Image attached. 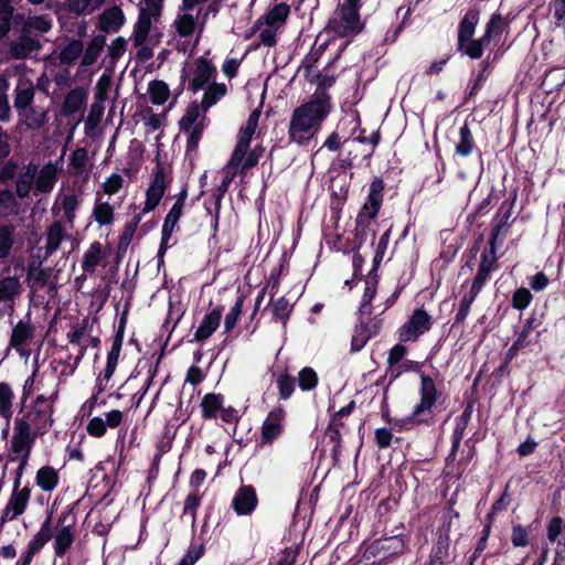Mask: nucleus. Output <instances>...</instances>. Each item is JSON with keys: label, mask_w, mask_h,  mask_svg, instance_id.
Listing matches in <instances>:
<instances>
[{"label": "nucleus", "mask_w": 565, "mask_h": 565, "mask_svg": "<svg viewBox=\"0 0 565 565\" xmlns=\"http://www.w3.org/2000/svg\"><path fill=\"white\" fill-rule=\"evenodd\" d=\"M125 180L118 173L110 174L102 184L103 191L107 195L117 194L124 186Z\"/></svg>", "instance_id": "54"}, {"label": "nucleus", "mask_w": 565, "mask_h": 565, "mask_svg": "<svg viewBox=\"0 0 565 565\" xmlns=\"http://www.w3.org/2000/svg\"><path fill=\"white\" fill-rule=\"evenodd\" d=\"M70 167L74 175L81 177L90 171L88 151L86 148H77L71 156Z\"/></svg>", "instance_id": "36"}, {"label": "nucleus", "mask_w": 565, "mask_h": 565, "mask_svg": "<svg viewBox=\"0 0 565 565\" xmlns=\"http://www.w3.org/2000/svg\"><path fill=\"white\" fill-rule=\"evenodd\" d=\"M40 43L36 39L28 35H22L10 45V54L14 58H26L30 57L33 52L39 51Z\"/></svg>", "instance_id": "28"}, {"label": "nucleus", "mask_w": 565, "mask_h": 565, "mask_svg": "<svg viewBox=\"0 0 565 565\" xmlns=\"http://www.w3.org/2000/svg\"><path fill=\"white\" fill-rule=\"evenodd\" d=\"M224 403L223 395L209 393L203 396L201 401L202 417L205 419H212L216 417V414L222 409Z\"/></svg>", "instance_id": "35"}, {"label": "nucleus", "mask_w": 565, "mask_h": 565, "mask_svg": "<svg viewBox=\"0 0 565 565\" xmlns=\"http://www.w3.org/2000/svg\"><path fill=\"white\" fill-rule=\"evenodd\" d=\"M479 22V13L476 10H469L459 23L458 28V49H463L475 34Z\"/></svg>", "instance_id": "25"}, {"label": "nucleus", "mask_w": 565, "mask_h": 565, "mask_svg": "<svg viewBox=\"0 0 565 565\" xmlns=\"http://www.w3.org/2000/svg\"><path fill=\"white\" fill-rule=\"evenodd\" d=\"M164 0H140L138 15L160 19Z\"/></svg>", "instance_id": "47"}, {"label": "nucleus", "mask_w": 565, "mask_h": 565, "mask_svg": "<svg viewBox=\"0 0 565 565\" xmlns=\"http://www.w3.org/2000/svg\"><path fill=\"white\" fill-rule=\"evenodd\" d=\"M431 328V317L423 309H416L401 327L398 337L402 342L416 341Z\"/></svg>", "instance_id": "8"}, {"label": "nucleus", "mask_w": 565, "mask_h": 565, "mask_svg": "<svg viewBox=\"0 0 565 565\" xmlns=\"http://www.w3.org/2000/svg\"><path fill=\"white\" fill-rule=\"evenodd\" d=\"M449 537L439 536L424 565H446L449 558Z\"/></svg>", "instance_id": "32"}, {"label": "nucleus", "mask_w": 565, "mask_h": 565, "mask_svg": "<svg viewBox=\"0 0 565 565\" xmlns=\"http://www.w3.org/2000/svg\"><path fill=\"white\" fill-rule=\"evenodd\" d=\"M108 253L103 249L99 242H94L85 250L82 258V268L87 274H94L99 265L106 266Z\"/></svg>", "instance_id": "20"}, {"label": "nucleus", "mask_w": 565, "mask_h": 565, "mask_svg": "<svg viewBox=\"0 0 565 565\" xmlns=\"http://www.w3.org/2000/svg\"><path fill=\"white\" fill-rule=\"evenodd\" d=\"M331 110L330 97L324 92L296 107L290 116L288 139L299 146L308 145L319 132L322 122Z\"/></svg>", "instance_id": "1"}, {"label": "nucleus", "mask_w": 565, "mask_h": 565, "mask_svg": "<svg viewBox=\"0 0 565 565\" xmlns=\"http://www.w3.org/2000/svg\"><path fill=\"white\" fill-rule=\"evenodd\" d=\"M34 86L32 81L25 75H20L15 87L14 106L18 109H24L31 105L34 98Z\"/></svg>", "instance_id": "26"}, {"label": "nucleus", "mask_w": 565, "mask_h": 565, "mask_svg": "<svg viewBox=\"0 0 565 565\" xmlns=\"http://www.w3.org/2000/svg\"><path fill=\"white\" fill-rule=\"evenodd\" d=\"M360 6V0H344L329 21V30L342 38L359 34L363 29L359 13Z\"/></svg>", "instance_id": "3"}, {"label": "nucleus", "mask_w": 565, "mask_h": 565, "mask_svg": "<svg viewBox=\"0 0 565 565\" xmlns=\"http://www.w3.org/2000/svg\"><path fill=\"white\" fill-rule=\"evenodd\" d=\"M222 315V307H215L206 313L194 333V339L199 342L209 339L220 327Z\"/></svg>", "instance_id": "22"}, {"label": "nucleus", "mask_w": 565, "mask_h": 565, "mask_svg": "<svg viewBox=\"0 0 565 565\" xmlns=\"http://www.w3.org/2000/svg\"><path fill=\"white\" fill-rule=\"evenodd\" d=\"M107 427L104 418L93 417L87 424V433L94 437H103L106 434Z\"/></svg>", "instance_id": "64"}, {"label": "nucleus", "mask_w": 565, "mask_h": 565, "mask_svg": "<svg viewBox=\"0 0 565 565\" xmlns=\"http://www.w3.org/2000/svg\"><path fill=\"white\" fill-rule=\"evenodd\" d=\"M160 19L138 15L132 28V44H142L145 41H158L154 35L156 24Z\"/></svg>", "instance_id": "14"}, {"label": "nucleus", "mask_w": 565, "mask_h": 565, "mask_svg": "<svg viewBox=\"0 0 565 565\" xmlns=\"http://www.w3.org/2000/svg\"><path fill=\"white\" fill-rule=\"evenodd\" d=\"M286 420L287 411L285 407L282 405L274 406L262 423L260 445H273L274 441L278 440L285 433Z\"/></svg>", "instance_id": "4"}, {"label": "nucleus", "mask_w": 565, "mask_h": 565, "mask_svg": "<svg viewBox=\"0 0 565 565\" xmlns=\"http://www.w3.org/2000/svg\"><path fill=\"white\" fill-rule=\"evenodd\" d=\"M166 191L164 174L161 169H158L153 175L152 182L146 193V202L143 213L154 210L160 203Z\"/></svg>", "instance_id": "18"}, {"label": "nucleus", "mask_w": 565, "mask_h": 565, "mask_svg": "<svg viewBox=\"0 0 565 565\" xmlns=\"http://www.w3.org/2000/svg\"><path fill=\"white\" fill-rule=\"evenodd\" d=\"M43 260L44 258L32 257L26 268V282L33 291L46 286L51 277V269L42 266Z\"/></svg>", "instance_id": "13"}, {"label": "nucleus", "mask_w": 565, "mask_h": 565, "mask_svg": "<svg viewBox=\"0 0 565 565\" xmlns=\"http://www.w3.org/2000/svg\"><path fill=\"white\" fill-rule=\"evenodd\" d=\"M52 26L51 21L43 15L31 17L25 22V28L28 30H35L41 33L47 32Z\"/></svg>", "instance_id": "60"}, {"label": "nucleus", "mask_w": 565, "mask_h": 565, "mask_svg": "<svg viewBox=\"0 0 565 565\" xmlns=\"http://www.w3.org/2000/svg\"><path fill=\"white\" fill-rule=\"evenodd\" d=\"M257 505V495L252 486H243L234 495L232 507L238 515L250 514Z\"/></svg>", "instance_id": "16"}, {"label": "nucleus", "mask_w": 565, "mask_h": 565, "mask_svg": "<svg viewBox=\"0 0 565 565\" xmlns=\"http://www.w3.org/2000/svg\"><path fill=\"white\" fill-rule=\"evenodd\" d=\"M243 303H244V296H239L237 298L235 305L226 313L225 319H224L225 332H230L235 328V326L243 312Z\"/></svg>", "instance_id": "49"}, {"label": "nucleus", "mask_w": 565, "mask_h": 565, "mask_svg": "<svg viewBox=\"0 0 565 565\" xmlns=\"http://www.w3.org/2000/svg\"><path fill=\"white\" fill-rule=\"evenodd\" d=\"M148 93L151 99V103L154 105L164 104L170 97V88L167 83L163 81H151L148 84Z\"/></svg>", "instance_id": "44"}, {"label": "nucleus", "mask_w": 565, "mask_h": 565, "mask_svg": "<svg viewBox=\"0 0 565 565\" xmlns=\"http://www.w3.org/2000/svg\"><path fill=\"white\" fill-rule=\"evenodd\" d=\"M384 184L381 179H374L370 184L367 200L361 212L358 214L356 222L362 224L365 221L373 220L382 205Z\"/></svg>", "instance_id": "10"}, {"label": "nucleus", "mask_w": 565, "mask_h": 565, "mask_svg": "<svg viewBox=\"0 0 565 565\" xmlns=\"http://www.w3.org/2000/svg\"><path fill=\"white\" fill-rule=\"evenodd\" d=\"M65 516H61L56 533L54 535V553L56 556L62 557L74 542L75 535L71 525H61Z\"/></svg>", "instance_id": "24"}, {"label": "nucleus", "mask_w": 565, "mask_h": 565, "mask_svg": "<svg viewBox=\"0 0 565 565\" xmlns=\"http://www.w3.org/2000/svg\"><path fill=\"white\" fill-rule=\"evenodd\" d=\"M81 205V196L76 193H67L58 195L53 207L52 213L58 215L63 211V216L66 221L68 228H73L76 218V210Z\"/></svg>", "instance_id": "11"}, {"label": "nucleus", "mask_w": 565, "mask_h": 565, "mask_svg": "<svg viewBox=\"0 0 565 565\" xmlns=\"http://www.w3.org/2000/svg\"><path fill=\"white\" fill-rule=\"evenodd\" d=\"M33 333L34 329L29 322L19 321L12 330L10 345L21 352L22 348L32 340Z\"/></svg>", "instance_id": "31"}, {"label": "nucleus", "mask_w": 565, "mask_h": 565, "mask_svg": "<svg viewBox=\"0 0 565 565\" xmlns=\"http://www.w3.org/2000/svg\"><path fill=\"white\" fill-rule=\"evenodd\" d=\"M28 423H15L11 446L15 454L30 457L36 434L30 430Z\"/></svg>", "instance_id": "12"}, {"label": "nucleus", "mask_w": 565, "mask_h": 565, "mask_svg": "<svg viewBox=\"0 0 565 565\" xmlns=\"http://www.w3.org/2000/svg\"><path fill=\"white\" fill-rule=\"evenodd\" d=\"M125 23V13L117 6L105 9L98 17V28L105 33H116Z\"/></svg>", "instance_id": "15"}, {"label": "nucleus", "mask_w": 565, "mask_h": 565, "mask_svg": "<svg viewBox=\"0 0 565 565\" xmlns=\"http://www.w3.org/2000/svg\"><path fill=\"white\" fill-rule=\"evenodd\" d=\"M201 119L207 120L206 111H203V108L198 103H192L188 106L185 114L179 121L180 129L182 131H190V129L198 125Z\"/></svg>", "instance_id": "34"}, {"label": "nucleus", "mask_w": 565, "mask_h": 565, "mask_svg": "<svg viewBox=\"0 0 565 565\" xmlns=\"http://www.w3.org/2000/svg\"><path fill=\"white\" fill-rule=\"evenodd\" d=\"M191 11L181 6L171 24L173 32L169 44L183 54L198 46L205 28L204 21L200 20V12L193 15Z\"/></svg>", "instance_id": "2"}, {"label": "nucleus", "mask_w": 565, "mask_h": 565, "mask_svg": "<svg viewBox=\"0 0 565 565\" xmlns=\"http://www.w3.org/2000/svg\"><path fill=\"white\" fill-rule=\"evenodd\" d=\"M31 499V489L29 486L20 487L13 484L10 497L2 510L1 522H12L24 514Z\"/></svg>", "instance_id": "6"}, {"label": "nucleus", "mask_w": 565, "mask_h": 565, "mask_svg": "<svg viewBox=\"0 0 565 565\" xmlns=\"http://www.w3.org/2000/svg\"><path fill=\"white\" fill-rule=\"evenodd\" d=\"M35 481L43 491L50 492L57 486L58 475L54 468L44 466L38 470Z\"/></svg>", "instance_id": "40"}, {"label": "nucleus", "mask_w": 565, "mask_h": 565, "mask_svg": "<svg viewBox=\"0 0 565 565\" xmlns=\"http://www.w3.org/2000/svg\"><path fill=\"white\" fill-rule=\"evenodd\" d=\"M376 287L373 282L365 281L364 294L360 306L362 315H371V301L375 296Z\"/></svg>", "instance_id": "59"}, {"label": "nucleus", "mask_w": 565, "mask_h": 565, "mask_svg": "<svg viewBox=\"0 0 565 565\" xmlns=\"http://www.w3.org/2000/svg\"><path fill=\"white\" fill-rule=\"evenodd\" d=\"M253 136L254 132L247 131L243 128L239 129L237 142L231 156L233 157V161H243L246 156V151L249 149Z\"/></svg>", "instance_id": "46"}, {"label": "nucleus", "mask_w": 565, "mask_h": 565, "mask_svg": "<svg viewBox=\"0 0 565 565\" xmlns=\"http://www.w3.org/2000/svg\"><path fill=\"white\" fill-rule=\"evenodd\" d=\"M202 90H204V93L200 105L203 108V111H207L227 94L228 89L224 83H217L215 81Z\"/></svg>", "instance_id": "29"}, {"label": "nucleus", "mask_w": 565, "mask_h": 565, "mask_svg": "<svg viewBox=\"0 0 565 565\" xmlns=\"http://www.w3.org/2000/svg\"><path fill=\"white\" fill-rule=\"evenodd\" d=\"M532 300V295L526 288L518 289L513 295V307L522 310L525 309Z\"/></svg>", "instance_id": "63"}, {"label": "nucleus", "mask_w": 565, "mask_h": 565, "mask_svg": "<svg viewBox=\"0 0 565 565\" xmlns=\"http://www.w3.org/2000/svg\"><path fill=\"white\" fill-rule=\"evenodd\" d=\"M61 169L57 164L49 162L43 166L40 171L36 170L34 179L35 191L40 193H50L58 178Z\"/></svg>", "instance_id": "19"}, {"label": "nucleus", "mask_w": 565, "mask_h": 565, "mask_svg": "<svg viewBox=\"0 0 565 565\" xmlns=\"http://www.w3.org/2000/svg\"><path fill=\"white\" fill-rule=\"evenodd\" d=\"M104 110H105L104 104H99V103H95L94 102L90 105V109H89L88 116L86 118V125L89 128H95L99 124V121L102 120V117L104 115Z\"/></svg>", "instance_id": "62"}, {"label": "nucleus", "mask_w": 565, "mask_h": 565, "mask_svg": "<svg viewBox=\"0 0 565 565\" xmlns=\"http://www.w3.org/2000/svg\"><path fill=\"white\" fill-rule=\"evenodd\" d=\"M420 401L415 405L411 416V420L414 423H425L427 418L424 416L429 414L433 406L436 404L439 393L435 385L434 380L425 374L420 375Z\"/></svg>", "instance_id": "5"}, {"label": "nucleus", "mask_w": 565, "mask_h": 565, "mask_svg": "<svg viewBox=\"0 0 565 565\" xmlns=\"http://www.w3.org/2000/svg\"><path fill=\"white\" fill-rule=\"evenodd\" d=\"M52 539V522L49 516L42 524L40 530L28 544L31 554H36Z\"/></svg>", "instance_id": "37"}, {"label": "nucleus", "mask_w": 565, "mask_h": 565, "mask_svg": "<svg viewBox=\"0 0 565 565\" xmlns=\"http://www.w3.org/2000/svg\"><path fill=\"white\" fill-rule=\"evenodd\" d=\"M279 397L288 399L295 391V379L289 374H280L277 379Z\"/></svg>", "instance_id": "52"}, {"label": "nucleus", "mask_w": 565, "mask_h": 565, "mask_svg": "<svg viewBox=\"0 0 565 565\" xmlns=\"http://www.w3.org/2000/svg\"><path fill=\"white\" fill-rule=\"evenodd\" d=\"M87 92L82 87H76L68 92L62 104V114L65 116L77 113L86 103Z\"/></svg>", "instance_id": "30"}, {"label": "nucleus", "mask_w": 565, "mask_h": 565, "mask_svg": "<svg viewBox=\"0 0 565 565\" xmlns=\"http://www.w3.org/2000/svg\"><path fill=\"white\" fill-rule=\"evenodd\" d=\"M17 209V201L12 192H0V217L14 213Z\"/></svg>", "instance_id": "55"}, {"label": "nucleus", "mask_w": 565, "mask_h": 565, "mask_svg": "<svg viewBox=\"0 0 565 565\" xmlns=\"http://www.w3.org/2000/svg\"><path fill=\"white\" fill-rule=\"evenodd\" d=\"M306 78L311 83H317L318 87L321 89L331 87L335 82L333 75L317 73L313 71L312 66L306 67Z\"/></svg>", "instance_id": "50"}, {"label": "nucleus", "mask_w": 565, "mask_h": 565, "mask_svg": "<svg viewBox=\"0 0 565 565\" xmlns=\"http://www.w3.org/2000/svg\"><path fill=\"white\" fill-rule=\"evenodd\" d=\"M289 13L290 8L288 4L284 2L277 3L265 15V23L267 26H274L279 30L286 23Z\"/></svg>", "instance_id": "39"}, {"label": "nucleus", "mask_w": 565, "mask_h": 565, "mask_svg": "<svg viewBox=\"0 0 565 565\" xmlns=\"http://www.w3.org/2000/svg\"><path fill=\"white\" fill-rule=\"evenodd\" d=\"M84 45L79 40L70 41L60 52L58 61L61 64H72L83 53Z\"/></svg>", "instance_id": "45"}, {"label": "nucleus", "mask_w": 565, "mask_h": 565, "mask_svg": "<svg viewBox=\"0 0 565 565\" xmlns=\"http://www.w3.org/2000/svg\"><path fill=\"white\" fill-rule=\"evenodd\" d=\"M478 295H473L472 291H469L468 295H465L460 301V306H459V309H458V312L456 315V322L457 323H461L465 321V319L467 318L469 311H470V307L472 305V302L475 301L476 297Z\"/></svg>", "instance_id": "61"}, {"label": "nucleus", "mask_w": 565, "mask_h": 565, "mask_svg": "<svg viewBox=\"0 0 565 565\" xmlns=\"http://www.w3.org/2000/svg\"><path fill=\"white\" fill-rule=\"evenodd\" d=\"M271 312L276 320L286 321L290 312L289 301L285 297H280L271 303Z\"/></svg>", "instance_id": "56"}, {"label": "nucleus", "mask_w": 565, "mask_h": 565, "mask_svg": "<svg viewBox=\"0 0 565 565\" xmlns=\"http://www.w3.org/2000/svg\"><path fill=\"white\" fill-rule=\"evenodd\" d=\"M370 338L371 333L363 324H361L355 329L354 334L352 335L351 350L353 352L360 351L366 344Z\"/></svg>", "instance_id": "57"}, {"label": "nucleus", "mask_w": 565, "mask_h": 565, "mask_svg": "<svg viewBox=\"0 0 565 565\" xmlns=\"http://www.w3.org/2000/svg\"><path fill=\"white\" fill-rule=\"evenodd\" d=\"M502 225H495L491 232L489 239V249L484 250L481 255L479 267L492 271L497 263V243L502 241L500 238Z\"/></svg>", "instance_id": "27"}, {"label": "nucleus", "mask_w": 565, "mask_h": 565, "mask_svg": "<svg viewBox=\"0 0 565 565\" xmlns=\"http://www.w3.org/2000/svg\"><path fill=\"white\" fill-rule=\"evenodd\" d=\"M188 76L189 89L193 93H198L215 82L217 71L207 58L201 56L194 60L193 66L190 68Z\"/></svg>", "instance_id": "7"}, {"label": "nucleus", "mask_w": 565, "mask_h": 565, "mask_svg": "<svg viewBox=\"0 0 565 565\" xmlns=\"http://www.w3.org/2000/svg\"><path fill=\"white\" fill-rule=\"evenodd\" d=\"M67 338L71 344L78 347V353L74 361L76 367L85 354V350L88 347V340L90 339V334L87 332V329L85 327H81L68 333Z\"/></svg>", "instance_id": "38"}, {"label": "nucleus", "mask_w": 565, "mask_h": 565, "mask_svg": "<svg viewBox=\"0 0 565 565\" xmlns=\"http://www.w3.org/2000/svg\"><path fill=\"white\" fill-rule=\"evenodd\" d=\"M70 237L61 221H54L45 231L44 259L57 252L62 242Z\"/></svg>", "instance_id": "17"}, {"label": "nucleus", "mask_w": 565, "mask_h": 565, "mask_svg": "<svg viewBox=\"0 0 565 565\" xmlns=\"http://www.w3.org/2000/svg\"><path fill=\"white\" fill-rule=\"evenodd\" d=\"M36 175V166L30 163L26 166L25 171L19 177L17 180L15 191L20 198H25L29 195L32 183L34 182Z\"/></svg>", "instance_id": "42"}, {"label": "nucleus", "mask_w": 565, "mask_h": 565, "mask_svg": "<svg viewBox=\"0 0 565 565\" xmlns=\"http://www.w3.org/2000/svg\"><path fill=\"white\" fill-rule=\"evenodd\" d=\"M475 148L472 134L467 124L459 128V139L456 142V153L460 157H468Z\"/></svg>", "instance_id": "43"}, {"label": "nucleus", "mask_w": 565, "mask_h": 565, "mask_svg": "<svg viewBox=\"0 0 565 565\" xmlns=\"http://www.w3.org/2000/svg\"><path fill=\"white\" fill-rule=\"evenodd\" d=\"M23 291L20 275H8L0 279V303H13Z\"/></svg>", "instance_id": "21"}, {"label": "nucleus", "mask_w": 565, "mask_h": 565, "mask_svg": "<svg viewBox=\"0 0 565 565\" xmlns=\"http://www.w3.org/2000/svg\"><path fill=\"white\" fill-rule=\"evenodd\" d=\"M13 246V231L10 227H0V259L8 257Z\"/></svg>", "instance_id": "53"}, {"label": "nucleus", "mask_w": 565, "mask_h": 565, "mask_svg": "<svg viewBox=\"0 0 565 565\" xmlns=\"http://www.w3.org/2000/svg\"><path fill=\"white\" fill-rule=\"evenodd\" d=\"M93 217L100 225H110L115 220V207L107 201H103L99 193L96 194Z\"/></svg>", "instance_id": "33"}, {"label": "nucleus", "mask_w": 565, "mask_h": 565, "mask_svg": "<svg viewBox=\"0 0 565 565\" xmlns=\"http://www.w3.org/2000/svg\"><path fill=\"white\" fill-rule=\"evenodd\" d=\"M105 44L106 38L104 35H96L92 39L82 57V64L84 66H90L96 63Z\"/></svg>", "instance_id": "41"}, {"label": "nucleus", "mask_w": 565, "mask_h": 565, "mask_svg": "<svg viewBox=\"0 0 565 565\" xmlns=\"http://www.w3.org/2000/svg\"><path fill=\"white\" fill-rule=\"evenodd\" d=\"M299 386L302 391H310L318 384V375L311 367H303L298 375Z\"/></svg>", "instance_id": "51"}, {"label": "nucleus", "mask_w": 565, "mask_h": 565, "mask_svg": "<svg viewBox=\"0 0 565 565\" xmlns=\"http://www.w3.org/2000/svg\"><path fill=\"white\" fill-rule=\"evenodd\" d=\"M17 423H28L30 430L35 434L46 430L51 425L47 399L39 396L32 409L21 419H17Z\"/></svg>", "instance_id": "9"}, {"label": "nucleus", "mask_w": 565, "mask_h": 565, "mask_svg": "<svg viewBox=\"0 0 565 565\" xmlns=\"http://www.w3.org/2000/svg\"><path fill=\"white\" fill-rule=\"evenodd\" d=\"M185 202V193H183L181 196L178 198L175 203L170 209L169 213L166 216L163 226H162V242L160 249L163 248V245L167 244L169 241L172 232L174 231V227L178 224V221L180 220L183 207Z\"/></svg>", "instance_id": "23"}, {"label": "nucleus", "mask_w": 565, "mask_h": 565, "mask_svg": "<svg viewBox=\"0 0 565 565\" xmlns=\"http://www.w3.org/2000/svg\"><path fill=\"white\" fill-rule=\"evenodd\" d=\"M372 548L375 550H384V551H393L394 553H399L404 548V543L398 537H390L385 540L377 541L373 544Z\"/></svg>", "instance_id": "58"}, {"label": "nucleus", "mask_w": 565, "mask_h": 565, "mask_svg": "<svg viewBox=\"0 0 565 565\" xmlns=\"http://www.w3.org/2000/svg\"><path fill=\"white\" fill-rule=\"evenodd\" d=\"M14 394L6 383H0V416L9 419L12 416V401Z\"/></svg>", "instance_id": "48"}]
</instances>
